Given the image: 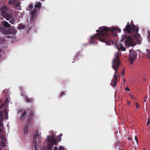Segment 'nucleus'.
Instances as JSON below:
<instances>
[{
  "label": "nucleus",
  "instance_id": "obj_5",
  "mask_svg": "<svg viewBox=\"0 0 150 150\" xmlns=\"http://www.w3.org/2000/svg\"><path fill=\"white\" fill-rule=\"evenodd\" d=\"M125 40V43L126 46L128 47L130 46H134L135 45L133 42L131 37L126 35H122L121 39V41L123 42Z\"/></svg>",
  "mask_w": 150,
  "mask_h": 150
},
{
  "label": "nucleus",
  "instance_id": "obj_21",
  "mask_svg": "<svg viewBox=\"0 0 150 150\" xmlns=\"http://www.w3.org/2000/svg\"><path fill=\"white\" fill-rule=\"evenodd\" d=\"M4 112L5 113L4 116L5 119L6 120H8V113L7 110L6 109L4 110Z\"/></svg>",
  "mask_w": 150,
  "mask_h": 150
},
{
  "label": "nucleus",
  "instance_id": "obj_16",
  "mask_svg": "<svg viewBox=\"0 0 150 150\" xmlns=\"http://www.w3.org/2000/svg\"><path fill=\"white\" fill-rule=\"evenodd\" d=\"M42 6L41 3L40 2H39L38 3L35 4L34 6L35 8H38L40 9L41 8Z\"/></svg>",
  "mask_w": 150,
  "mask_h": 150
},
{
  "label": "nucleus",
  "instance_id": "obj_42",
  "mask_svg": "<svg viewBox=\"0 0 150 150\" xmlns=\"http://www.w3.org/2000/svg\"><path fill=\"white\" fill-rule=\"evenodd\" d=\"M62 136V133H61L59 135V137H61Z\"/></svg>",
  "mask_w": 150,
  "mask_h": 150
},
{
  "label": "nucleus",
  "instance_id": "obj_50",
  "mask_svg": "<svg viewBox=\"0 0 150 150\" xmlns=\"http://www.w3.org/2000/svg\"><path fill=\"white\" fill-rule=\"evenodd\" d=\"M0 150H1V149H0Z\"/></svg>",
  "mask_w": 150,
  "mask_h": 150
},
{
  "label": "nucleus",
  "instance_id": "obj_31",
  "mask_svg": "<svg viewBox=\"0 0 150 150\" xmlns=\"http://www.w3.org/2000/svg\"><path fill=\"white\" fill-rule=\"evenodd\" d=\"M65 95V93L64 92H62L61 93V94L59 96L60 97H61L62 96H64V95Z\"/></svg>",
  "mask_w": 150,
  "mask_h": 150
},
{
  "label": "nucleus",
  "instance_id": "obj_15",
  "mask_svg": "<svg viewBox=\"0 0 150 150\" xmlns=\"http://www.w3.org/2000/svg\"><path fill=\"white\" fill-rule=\"evenodd\" d=\"M55 136H48L47 137V139L48 142H50V143H51L52 141L53 140V139L54 138Z\"/></svg>",
  "mask_w": 150,
  "mask_h": 150
},
{
  "label": "nucleus",
  "instance_id": "obj_39",
  "mask_svg": "<svg viewBox=\"0 0 150 150\" xmlns=\"http://www.w3.org/2000/svg\"><path fill=\"white\" fill-rule=\"evenodd\" d=\"M131 103V102L130 101H128V102H127V104L128 105H129L130 103Z\"/></svg>",
  "mask_w": 150,
  "mask_h": 150
},
{
  "label": "nucleus",
  "instance_id": "obj_43",
  "mask_svg": "<svg viewBox=\"0 0 150 150\" xmlns=\"http://www.w3.org/2000/svg\"><path fill=\"white\" fill-rule=\"evenodd\" d=\"M35 144H36V143L35 142V144H34V147H35V149H36V145H35Z\"/></svg>",
  "mask_w": 150,
  "mask_h": 150
},
{
  "label": "nucleus",
  "instance_id": "obj_28",
  "mask_svg": "<svg viewBox=\"0 0 150 150\" xmlns=\"http://www.w3.org/2000/svg\"><path fill=\"white\" fill-rule=\"evenodd\" d=\"M28 8L30 10L32 9L33 8V4L30 5L28 6Z\"/></svg>",
  "mask_w": 150,
  "mask_h": 150
},
{
  "label": "nucleus",
  "instance_id": "obj_3",
  "mask_svg": "<svg viewBox=\"0 0 150 150\" xmlns=\"http://www.w3.org/2000/svg\"><path fill=\"white\" fill-rule=\"evenodd\" d=\"M28 113V116L27 118V121L28 124L30 123L32 120V117L34 115V113L33 111L30 109H27V111L25 110L21 115L20 119L21 120H24L26 117L27 112Z\"/></svg>",
  "mask_w": 150,
  "mask_h": 150
},
{
  "label": "nucleus",
  "instance_id": "obj_18",
  "mask_svg": "<svg viewBox=\"0 0 150 150\" xmlns=\"http://www.w3.org/2000/svg\"><path fill=\"white\" fill-rule=\"evenodd\" d=\"M58 143V141L55 138V137H54L52 142H51V143H50L49 144H52L54 146V145H57Z\"/></svg>",
  "mask_w": 150,
  "mask_h": 150
},
{
  "label": "nucleus",
  "instance_id": "obj_38",
  "mask_svg": "<svg viewBox=\"0 0 150 150\" xmlns=\"http://www.w3.org/2000/svg\"><path fill=\"white\" fill-rule=\"evenodd\" d=\"M150 123V120H148L147 122V125H149V124Z\"/></svg>",
  "mask_w": 150,
  "mask_h": 150
},
{
  "label": "nucleus",
  "instance_id": "obj_1",
  "mask_svg": "<svg viewBox=\"0 0 150 150\" xmlns=\"http://www.w3.org/2000/svg\"><path fill=\"white\" fill-rule=\"evenodd\" d=\"M100 30L96 31L98 33L91 37L89 40L90 44H93L97 40L102 42H105L107 45H110V42L114 43L112 40V36L113 37L117 36V32L120 33L121 29L117 28L107 27L105 26L99 27Z\"/></svg>",
  "mask_w": 150,
  "mask_h": 150
},
{
  "label": "nucleus",
  "instance_id": "obj_8",
  "mask_svg": "<svg viewBox=\"0 0 150 150\" xmlns=\"http://www.w3.org/2000/svg\"><path fill=\"white\" fill-rule=\"evenodd\" d=\"M130 54L129 56V63L130 64H132L134 60L137 57V53L132 50H129Z\"/></svg>",
  "mask_w": 150,
  "mask_h": 150
},
{
  "label": "nucleus",
  "instance_id": "obj_24",
  "mask_svg": "<svg viewBox=\"0 0 150 150\" xmlns=\"http://www.w3.org/2000/svg\"><path fill=\"white\" fill-rule=\"evenodd\" d=\"M9 22L11 23L14 24L16 22V20L14 18H13L9 21Z\"/></svg>",
  "mask_w": 150,
  "mask_h": 150
},
{
  "label": "nucleus",
  "instance_id": "obj_45",
  "mask_svg": "<svg viewBox=\"0 0 150 150\" xmlns=\"http://www.w3.org/2000/svg\"><path fill=\"white\" fill-rule=\"evenodd\" d=\"M149 37L150 38V33L149 34Z\"/></svg>",
  "mask_w": 150,
  "mask_h": 150
},
{
  "label": "nucleus",
  "instance_id": "obj_32",
  "mask_svg": "<svg viewBox=\"0 0 150 150\" xmlns=\"http://www.w3.org/2000/svg\"><path fill=\"white\" fill-rule=\"evenodd\" d=\"M1 144L2 145V146L3 147H5V144H4V141H2V142H1Z\"/></svg>",
  "mask_w": 150,
  "mask_h": 150
},
{
  "label": "nucleus",
  "instance_id": "obj_23",
  "mask_svg": "<svg viewBox=\"0 0 150 150\" xmlns=\"http://www.w3.org/2000/svg\"><path fill=\"white\" fill-rule=\"evenodd\" d=\"M53 145L52 144H49L47 146V150H52Z\"/></svg>",
  "mask_w": 150,
  "mask_h": 150
},
{
  "label": "nucleus",
  "instance_id": "obj_13",
  "mask_svg": "<svg viewBox=\"0 0 150 150\" xmlns=\"http://www.w3.org/2000/svg\"><path fill=\"white\" fill-rule=\"evenodd\" d=\"M24 98L25 101L28 103H32L33 101V98H28L27 96H24Z\"/></svg>",
  "mask_w": 150,
  "mask_h": 150
},
{
  "label": "nucleus",
  "instance_id": "obj_9",
  "mask_svg": "<svg viewBox=\"0 0 150 150\" xmlns=\"http://www.w3.org/2000/svg\"><path fill=\"white\" fill-rule=\"evenodd\" d=\"M19 0H10L9 1L8 4L15 6V9L17 10H21V8Z\"/></svg>",
  "mask_w": 150,
  "mask_h": 150
},
{
  "label": "nucleus",
  "instance_id": "obj_46",
  "mask_svg": "<svg viewBox=\"0 0 150 150\" xmlns=\"http://www.w3.org/2000/svg\"><path fill=\"white\" fill-rule=\"evenodd\" d=\"M38 141L39 142H40V140H39V139H38Z\"/></svg>",
  "mask_w": 150,
  "mask_h": 150
},
{
  "label": "nucleus",
  "instance_id": "obj_14",
  "mask_svg": "<svg viewBox=\"0 0 150 150\" xmlns=\"http://www.w3.org/2000/svg\"><path fill=\"white\" fill-rule=\"evenodd\" d=\"M2 25L4 26L7 28H9L11 26V25L6 21H3L2 22Z\"/></svg>",
  "mask_w": 150,
  "mask_h": 150
},
{
  "label": "nucleus",
  "instance_id": "obj_12",
  "mask_svg": "<svg viewBox=\"0 0 150 150\" xmlns=\"http://www.w3.org/2000/svg\"><path fill=\"white\" fill-rule=\"evenodd\" d=\"M117 48L118 50H120L123 51H125L126 50L125 47H123L122 44V43H120L119 45H117Z\"/></svg>",
  "mask_w": 150,
  "mask_h": 150
},
{
  "label": "nucleus",
  "instance_id": "obj_11",
  "mask_svg": "<svg viewBox=\"0 0 150 150\" xmlns=\"http://www.w3.org/2000/svg\"><path fill=\"white\" fill-rule=\"evenodd\" d=\"M3 111L1 110L0 111V127H2L3 126Z\"/></svg>",
  "mask_w": 150,
  "mask_h": 150
},
{
  "label": "nucleus",
  "instance_id": "obj_44",
  "mask_svg": "<svg viewBox=\"0 0 150 150\" xmlns=\"http://www.w3.org/2000/svg\"><path fill=\"white\" fill-rule=\"evenodd\" d=\"M146 98L144 100V102H145L146 101Z\"/></svg>",
  "mask_w": 150,
  "mask_h": 150
},
{
  "label": "nucleus",
  "instance_id": "obj_40",
  "mask_svg": "<svg viewBox=\"0 0 150 150\" xmlns=\"http://www.w3.org/2000/svg\"><path fill=\"white\" fill-rule=\"evenodd\" d=\"M124 73H125L124 69L122 71V74L123 75H124Z\"/></svg>",
  "mask_w": 150,
  "mask_h": 150
},
{
  "label": "nucleus",
  "instance_id": "obj_2",
  "mask_svg": "<svg viewBox=\"0 0 150 150\" xmlns=\"http://www.w3.org/2000/svg\"><path fill=\"white\" fill-rule=\"evenodd\" d=\"M124 31L127 33L129 34L132 31L134 34L133 37L137 41L140 37L139 34L138 33L139 30V28L137 26H135L133 23H131L129 24V22H128L125 28L123 29Z\"/></svg>",
  "mask_w": 150,
  "mask_h": 150
},
{
  "label": "nucleus",
  "instance_id": "obj_4",
  "mask_svg": "<svg viewBox=\"0 0 150 150\" xmlns=\"http://www.w3.org/2000/svg\"><path fill=\"white\" fill-rule=\"evenodd\" d=\"M121 55L120 53L118 52L116 54L115 58H114L112 61V67L113 69L115 70L114 74L118 75L117 70L119 66L120 65V62L119 59V57Z\"/></svg>",
  "mask_w": 150,
  "mask_h": 150
},
{
  "label": "nucleus",
  "instance_id": "obj_17",
  "mask_svg": "<svg viewBox=\"0 0 150 150\" xmlns=\"http://www.w3.org/2000/svg\"><path fill=\"white\" fill-rule=\"evenodd\" d=\"M117 81H116L114 79H112L111 80V86L113 87H114L116 85Z\"/></svg>",
  "mask_w": 150,
  "mask_h": 150
},
{
  "label": "nucleus",
  "instance_id": "obj_6",
  "mask_svg": "<svg viewBox=\"0 0 150 150\" xmlns=\"http://www.w3.org/2000/svg\"><path fill=\"white\" fill-rule=\"evenodd\" d=\"M8 8L6 6H3L1 9L2 15L5 17L7 20L11 19L13 17V15L11 13H8Z\"/></svg>",
  "mask_w": 150,
  "mask_h": 150
},
{
  "label": "nucleus",
  "instance_id": "obj_26",
  "mask_svg": "<svg viewBox=\"0 0 150 150\" xmlns=\"http://www.w3.org/2000/svg\"><path fill=\"white\" fill-rule=\"evenodd\" d=\"M118 75H116L115 74H114V80H116V81H117V79L118 78Z\"/></svg>",
  "mask_w": 150,
  "mask_h": 150
},
{
  "label": "nucleus",
  "instance_id": "obj_36",
  "mask_svg": "<svg viewBox=\"0 0 150 150\" xmlns=\"http://www.w3.org/2000/svg\"><path fill=\"white\" fill-rule=\"evenodd\" d=\"M125 90L126 91H130V89H129V88H128V87H127L126 88H125Z\"/></svg>",
  "mask_w": 150,
  "mask_h": 150
},
{
  "label": "nucleus",
  "instance_id": "obj_41",
  "mask_svg": "<svg viewBox=\"0 0 150 150\" xmlns=\"http://www.w3.org/2000/svg\"><path fill=\"white\" fill-rule=\"evenodd\" d=\"M58 139H59V141L60 142L61 141V137H60L59 136L58 138Z\"/></svg>",
  "mask_w": 150,
  "mask_h": 150
},
{
  "label": "nucleus",
  "instance_id": "obj_35",
  "mask_svg": "<svg viewBox=\"0 0 150 150\" xmlns=\"http://www.w3.org/2000/svg\"><path fill=\"white\" fill-rule=\"evenodd\" d=\"M134 138H135V140H136V142L137 143L138 139H137V137L135 136V137Z\"/></svg>",
  "mask_w": 150,
  "mask_h": 150
},
{
  "label": "nucleus",
  "instance_id": "obj_7",
  "mask_svg": "<svg viewBox=\"0 0 150 150\" xmlns=\"http://www.w3.org/2000/svg\"><path fill=\"white\" fill-rule=\"evenodd\" d=\"M16 31L15 29L12 28L8 30H6L3 31V34L7 35L6 37L8 38H12L13 37Z\"/></svg>",
  "mask_w": 150,
  "mask_h": 150
},
{
  "label": "nucleus",
  "instance_id": "obj_22",
  "mask_svg": "<svg viewBox=\"0 0 150 150\" xmlns=\"http://www.w3.org/2000/svg\"><path fill=\"white\" fill-rule=\"evenodd\" d=\"M18 28L19 30L24 29L25 28V26L22 24H20L18 25Z\"/></svg>",
  "mask_w": 150,
  "mask_h": 150
},
{
  "label": "nucleus",
  "instance_id": "obj_19",
  "mask_svg": "<svg viewBox=\"0 0 150 150\" xmlns=\"http://www.w3.org/2000/svg\"><path fill=\"white\" fill-rule=\"evenodd\" d=\"M28 126L27 125H25L24 128V132L25 134H28Z\"/></svg>",
  "mask_w": 150,
  "mask_h": 150
},
{
  "label": "nucleus",
  "instance_id": "obj_47",
  "mask_svg": "<svg viewBox=\"0 0 150 150\" xmlns=\"http://www.w3.org/2000/svg\"><path fill=\"white\" fill-rule=\"evenodd\" d=\"M131 98H133V97H131Z\"/></svg>",
  "mask_w": 150,
  "mask_h": 150
},
{
  "label": "nucleus",
  "instance_id": "obj_30",
  "mask_svg": "<svg viewBox=\"0 0 150 150\" xmlns=\"http://www.w3.org/2000/svg\"><path fill=\"white\" fill-rule=\"evenodd\" d=\"M5 105V103H3L0 106V109L2 108L4 106V105Z\"/></svg>",
  "mask_w": 150,
  "mask_h": 150
},
{
  "label": "nucleus",
  "instance_id": "obj_27",
  "mask_svg": "<svg viewBox=\"0 0 150 150\" xmlns=\"http://www.w3.org/2000/svg\"><path fill=\"white\" fill-rule=\"evenodd\" d=\"M120 146V143L119 142H117L116 143L115 145V148H117V146H118V147H119V146Z\"/></svg>",
  "mask_w": 150,
  "mask_h": 150
},
{
  "label": "nucleus",
  "instance_id": "obj_34",
  "mask_svg": "<svg viewBox=\"0 0 150 150\" xmlns=\"http://www.w3.org/2000/svg\"><path fill=\"white\" fill-rule=\"evenodd\" d=\"M123 147V144H121V145L120 146V147L119 148V149H121V150L122 149Z\"/></svg>",
  "mask_w": 150,
  "mask_h": 150
},
{
  "label": "nucleus",
  "instance_id": "obj_48",
  "mask_svg": "<svg viewBox=\"0 0 150 150\" xmlns=\"http://www.w3.org/2000/svg\"><path fill=\"white\" fill-rule=\"evenodd\" d=\"M42 1H44V0H41Z\"/></svg>",
  "mask_w": 150,
  "mask_h": 150
},
{
  "label": "nucleus",
  "instance_id": "obj_20",
  "mask_svg": "<svg viewBox=\"0 0 150 150\" xmlns=\"http://www.w3.org/2000/svg\"><path fill=\"white\" fill-rule=\"evenodd\" d=\"M36 133H37V134H35L33 136L34 140L35 141V142H37L36 140L37 137H38L39 136V134L38 133V130H37L36 131Z\"/></svg>",
  "mask_w": 150,
  "mask_h": 150
},
{
  "label": "nucleus",
  "instance_id": "obj_25",
  "mask_svg": "<svg viewBox=\"0 0 150 150\" xmlns=\"http://www.w3.org/2000/svg\"><path fill=\"white\" fill-rule=\"evenodd\" d=\"M147 55L149 58L150 59V50H146Z\"/></svg>",
  "mask_w": 150,
  "mask_h": 150
},
{
  "label": "nucleus",
  "instance_id": "obj_49",
  "mask_svg": "<svg viewBox=\"0 0 150 150\" xmlns=\"http://www.w3.org/2000/svg\"><path fill=\"white\" fill-rule=\"evenodd\" d=\"M144 150H145V149H144Z\"/></svg>",
  "mask_w": 150,
  "mask_h": 150
},
{
  "label": "nucleus",
  "instance_id": "obj_37",
  "mask_svg": "<svg viewBox=\"0 0 150 150\" xmlns=\"http://www.w3.org/2000/svg\"><path fill=\"white\" fill-rule=\"evenodd\" d=\"M53 150H58V148L56 146L54 147Z\"/></svg>",
  "mask_w": 150,
  "mask_h": 150
},
{
  "label": "nucleus",
  "instance_id": "obj_10",
  "mask_svg": "<svg viewBox=\"0 0 150 150\" xmlns=\"http://www.w3.org/2000/svg\"><path fill=\"white\" fill-rule=\"evenodd\" d=\"M37 11L36 8H34L33 10L31 12V17L30 18V20L33 21L34 19L36 18L37 16Z\"/></svg>",
  "mask_w": 150,
  "mask_h": 150
},
{
  "label": "nucleus",
  "instance_id": "obj_29",
  "mask_svg": "<svg viewBox=\"0 0 150 150\" xmlns=\"http://www.w3.org/2000/svg\"><path fill=\"white\" fill-rule=\"evenodd\" d=\"M135 105L136 106L137 108H139L140 107V106L139 105L138 103H137L135 104Z\"/></svg>",
  "mask_w": 150,
  "mask_h": 150
},
{
  "label": "nucleus",
  "instance_id": "obj_33",
  "mask_svg": "<svg viewBox=\"0 0 150 150\" xmlns=\"http://www.w3.org/2000/svg\"><path fill=\"white\" fill-rule=\"evenodd\" d=\"M59 150H64V148L62 146L59 147Z\"/></svg>",
  "mask_w": 150,
  "mask_h": 150
}]
</instances>
